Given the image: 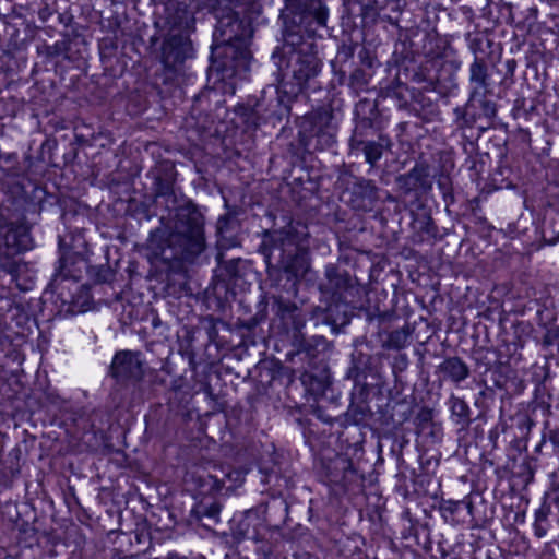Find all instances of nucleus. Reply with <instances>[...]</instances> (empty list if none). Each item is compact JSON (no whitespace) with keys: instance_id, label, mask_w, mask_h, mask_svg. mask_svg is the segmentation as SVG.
<instances>
[{"instance_id":"f257e3e1","label":"nucleus","mask_w":559,"mask_h":559,"mask_svg":"<svg viewBox=\"0 0 559 559\" xmlns=\"http://www.w3.org/2000/svg\"><path fill=\"white\" fill-rule=\"evenodd\" d=\"M156 197L165 202L167 214L160 215L163 228L151 234L148 250L171 269L194 263L206 248L203 214L192 202L179 201L170 182L160 178Z\"/></svg>"},{"instance_id":"f03ea898","label":"nucleus","mask_w":559,"mask_h":559,"mask_svg":"<svg viewBox=\"0 0 559 559\" xmlns=\"http://www.w3.org/2000/svg\"><path fill=\"white\" fill-rule=\"evenodd\" d=\"M308 226L290 219L282 228L265 230L259 252L270 276L283 272L288 280L302 277L309 270Z\"/></svg>"},{"instance_id":"7ed1b4c3","label":"nucleus","mask_w":559,"mask_h":559,"mask_svg":"<svg viewBox=\"0 0 559 559\" xmlns=\"http://www.w3.org/2000/svg\"><path fill=\"white\" fill-rule=\"evenodd\" d=\"M248 39V28L235 13L221 17L215 26L216 46L212 51L214 58H222L217 69L247 70L251 59Z\"/></svg>"},{"instance_id":"20e7f679","label":"nucleus","mask_w":559,"mask_h":559,"mask_svg":"<svg viewBox=\"0 0 559 559\" xmlns=\"http://www.w3.org/2000/svg\"><path fill=\"white\" fill-rule=\"evenodd\" d=\"M33 248L29 227L13 202L0 206V257L10 258Z\"/></svg>"},{"instance_id":"39448f33","label":"nucleus","mask_w":559,"mask_h":559,"mask_svg":"<svg viewBox=\"0 0 559 559\" xmlns=\"http://www.w3.org/2000/svg\"><path fill=\"white\" fill-rule=\"evenodd\" d=\"M287 72L281 81L296 90L299 95L307 86L308 82L316 78L321 70V61L312 51V44L302 43L298 47L294 44L284 48Z\"/></svg>"},{"instance_id":"423d86ee","label":"nucleus","mask_w":559,"mask_h":559,"mask_svg":"<svg viewBox=\"0 0 559 559\" xmlns=\"http://www.w3.org/2000/svg\"><path fill=\"white\" fill-rule=\"evenodd\" d=\"M336 132L332 114L323 109L316 110L304 117L299 131L300 143L308 152L324 151L336 143Z\"/></svg>"},{"instance_id":"0eeeda50","label":"nucleus","mask_w":559,"mask_h":559,"mask_svg":"<svg viewBox=\"0 0 559 559\" xmlns=\"http://www.w3.org/2000/svg\"><path fill=\"white\" fill-rule=\"evenodd\" d=\"M297 97L298 94L294 87L280 82L276 87H269L262 92L257 109L263 112L265 120L282 121L289 117L292 104Z\"/></svg>"},{"instance_id":"6e6552de","label":"nucleus","mask_w":559,"mask_h":559,"mask_svg":"<svg viewBox=\"0 0 559 559\" xmlns=\"http://www.w3.org/2000/svg\"><path fill=\"white\" fill-rule=\"evenodd\" d=\"M264 519L257 509H249L236 514L230 521V534L235 542L253 540L259 543L264 538Z\"/></svg>"},{"instance_id":"1a4fd4ad","label":"nucleus","mask_w":559,"mask_h":559,"mask_svg":"<svg viewBox=\"0 0 559 559\" xmlns=\"http://www.w3.org/2000/svg\"><path fill=\"white\" fill-rule=\"evenodd\" d=\"M109 373L119 383L140 382L144 376L141 354L132 350L117 352L112 358Z\"/></svg>"},{"instance_id":"9d476101","label":"nucleus","mask_w":559,"mask_h":559,"mask_svg":"<svg viewBox=\"0 0 559 559\" xmlns=\"http://www.w3.org/2000/svg\"><path fill=\"white\" fill-rule=\"evenodd\" d=\"M391 140L383 134L378 136V140H368L362 130L357 127L349 140V147L353 152H361L365 160L370 167L382 158L383 151L391 147Z\"/></svg>"},{"instance_id":"9b49d317","label":"nucleus","mask_w":559,"mask_h":559,"mask_svg":"<svg viewBox=\"0 0 559 559\" xmlns=\"http://www.w3.org/2000/svg\"><path fill=\"white\" fill-rule=\"evenodd\" d=\"M0 270L21 292L32 290L36 284V271L28 263L7 259L1 261Z\"/></svg>"},{"instance_id":"f8f14e48","label":"nucleus","mask_w":559,"mask_h":559,"mask_svg":"<svg viewBox=\"0 0 559 559\" xmlns=\"http://www.w3.org/2000/svg\"><path fill=\"white\" fill-rule=\"evenodd\" d=\"M195 20L188 5L182 2H170L165 9V25L168 33L194 31Z\"/></svg>"},{"instance_id":"ddd939ff","label":"nucleus","mask_w":559,"mask_h":559,"mask_svg":"<svg viewBox=\"0 0 559 559\" xmlns=\"http://www.w3.org/2000/svg\"><path fill=\"white\" fill-rule=\"evenodd\" d=\"M190 33L173 32L168 33L162 48L163 60L166 64H176L182 62L189 55L191 41Z\"/></svg>"},{"instance_id":"4468645a","label":"nucleus","mask_w":559,"mask_h":559,"mask_svg":"<svg viewBox=\"0 0 559 559\" xmlns=\"http://www.w3.org/2000/svg\"><path fill=\"white\" fill-rule=\"evenodd\" d=\"M430 171L426 163H417L408 173L396 177V183L404 193H411L418 189L430 190Z\"/></svg>"},{"instance_id":"2eb2a0df","label":"nucleus","mask_w":559,"mask_h":559,"mask_svg":"<svg viewBox=\"0 0 559 559\" xmlns=\"http://www.w3.org/2000/svg\"><path fill=\"white\" fill-rule=\"evenodd\" d=\"M378 199V188L374 182L366 178H357L350 189L349 203L358 211H369Z\"/></svg>"},{"instance_id":"dca6fc26","label":"nucleus","mask_w":559,"mask_h":559,"mask_svg":"<svg viewBox=\"0 0 559 559\" xmlns=\"http://www.w3.org/2000/svg\"><path fill=\"white\" fill-rule=\"evenodd\" d=\"M469 82L472 88L467 106H473L475 99L481 95H488L490 91V78L486 62L483 58H475L469 66Z\"/></svg>"},{"instance_id":"f3484780","label":"nucleus","mask_w":559,"mask_h":559,"mask_svg":"<svg viewBox=\"0 0 559 559\" xmlns=\"http://www.w3.org/2000/svg\"><path fill=\"white\" fill-rule=\"evenodd\" d=\"M0 318L4 323L8 321H16L21 324L27 319V313L24 306L19 302L11 294L10 289L0 287Z\"/></svg>"},{"instance_id":"a211bd4d","label":"nucleus","mask_w":559,"mask_h":559,"mask_svg":"<svg viewBox=\"0 0 559 559\" xmlns=\"http://www.w3.org/2000/svg\"><path fill=\"white\" fill-rule=\"evenodd\" d=\"M221 511L222 504L218 501L204 498L192 508L190 516L201 522L204 527H211L219 523Z\"/></svg>"},{"instance_id":"6ab92c4d","label":"nucleus","mask_w":559,"mask_h":559,"mask_svg":"<svg viewBox=\"0 0 559 559\" xmlns=\"http://www.w3.org/2000/svg\"><path fill=\"white\" fill-rule=\"evenodd\" d=\"M287 4L300 9L305 17H311L320 27L326 26L329 9L324 0H285Z\"/></svg>"},{"instance_id":"aec40b11","label":"nucleus","mask_w":559,"mask_h":559,"mask_svg":"<svg viewBox=\"0 0 559 559\" xmlns=\"http://www.w3.org/2000/svg\"><path fill=\"white\" fill-rule=\"evenodd\" d=\"M293 346L298 354H305L308 358L313 359L320 353L328 350L329 342L324 336L307 337L305 334H296L293 337Z\"/></svg>"},{"instance_id":"412c9836","label":"nucleus","mask_w":559,"mask_h":559,"mask_svg":"<svg viewBox=\"0 0 559 559\" xmlns=\"http://www.w3.org/2000/svg\"><path fill=\"white\" fill-rule=\"evenodd\" d=\"M438 371L443 379L459 384L469 377V367L462 358L457 356L445 358L439 366Z\"/></svg>"},{"instance_id":"4be33fe9","label":"nucleus","mask_w":559,"mask_h":559,"mask_svg":"<svg viewBox=\"0 0 559 559\" xmlns=\"http://www.w3.org/2000/svg\"><path fill=\"white\" fill-rule=\"evenodd\" d=\"M326 290L340 294L352 286V280L347 272L340 271L337 266L329 264L325 266Z\"/></svg>"},{"instance_id":"5701e85b","label":"nucleus","mask_w":559,"mask_h":559,"mask_svg":"<svg viewBox=\"0 0 559 559\" xmlns=\"http://www.w3.org/2000/svg\"><path fill=\"white\" fill-rule=\"evenodd\" d=\"M449 407L455 424L466 426L471 423V408L463 399L451 395Z\"/></svg>"},{"instance_id":"b1692460","label":"nucleus","mask_w":559,"mask_h":559,"mask_svg":"<svg viewBox=\"0 0 559 559\" xmlns=\"http://www.w3.org/2000/svg\"><path fill=\"white\" fill-rule=\"evenodd\" d=\"M64 44H66V51H64V59L69 61L78 60L79 58H82L83 52L85 50V40L80 35H74L72 37L66 36L64 37Z\"/></svg>"},{"instance_id":"393cba45","label":"nucleus","mask_w":559,"mask_h":559,"mask_svg":"<svg viewBox=\"0 0 559 559\" xmlns=\"http://www.w3.org/2000/svg\"><path fill=\"white\" fill-rule=\"evenodd\" d=\"M444 45L437 36L428 35L425 39L423 50L430 59H439L444 55Z\"/></svg>"},{"instance_id":"a878e982","label":"nucleus","mask_w":559,"mask_h":559,"mask_svg":"<svg viewBox=\"0 0 559 559\" xmlns=\"http://www.w3.org/2000/svg\"><path fill=\"white\" fill-rule=\"evenodd\" d=\"M466 41L475 58H480L479 55L485 53V46H490V40L480 33H467Z\"/></svg>"},{"instance_id":"bb28decb","label":"nucleus","mask_w":559,"mask_h":559,"mask_svg":"<svg viewBox=\"0 0 559 559\" xmlns=\"http://www.w3.org/2000/svg\"><path fill=\"white\" fill-rule=\"evenodd\" d=\"M469 107L471 106H467L466 103L463 107L459 106L454 108L453 114L455 116V123L457 128H472L475 124L477 117L475 114H471L468 111Z\"/></svg>"},{"instance_id":"cd10ccee","label":"nucleus","mask_w":559,"mask_h":559,"mask_svg":"<svg viewBox=\"0 0 559 559\" xmlns=\"http://www.w3.org/2000/svg\"><path fill=\"white\" fill-rule=\"evenodd\" d=\"M461 508L467 509L468 513H472L473 510V503L472 501H453V500H447L443 501L440 506V511L445 520L449 519V516H453Z\"/></svg>"},{"instance_id":"c85d7f7f","label":"nucleus","mask_w":559,"mask_h":559,"mask_svg":"<svg viewBox=\"0 0 559 559\" xmlns=\"http://www.w3.org/2000/svg\"><path fill=\"white\" fill-rule=\"evenodd\" d=\"M369 80L370 75L367 73V71L358 68L355 69L349 76V86L354 92L360 93L361 91L366 90Z\"/></svg>"},{"instance_id":"c756f323","label":"nucleus","mask_w":559,"mask_h":559,"mask_svg":"<svg viewBox=\"0 0 559 559\" xmlns=\"http://www.w3.org/2000/svg\"><path fill=\"white\" fill-rule=\"evenodd\" d=\"M408 336L404 329L394 330L389 334L385 347L389 349H402L406 346Z\"/></svg>"},{"instance_id":"7c9ffc66","label":"nucleus","mask_w":559,"mask_h":559,"mask_svg":"<svg viewBox=\"0 0 559 559\" xmlns=\"http://www.w3.org/2000/svg\"><path fill=\"white\" fill-rule=\"evenodd\" d=\"M437 186L445 201H448V199H451V201H453L452 180L449 175L441 173L437 177Z\"/></svg>"},{"instance_id":"2f4dec72","label":"nucleus","mask_w":559,"mask_h":559,"mask_svg":"<svg viewBox=\"0 0 559 559\" xmlns=\"http://www.w3.org/2000/svg\"><path fill=\"white\" fill-rule=\"evenodd\" d=\"M474 102H478L479 107L483 111V116L492 119L497 115V105L495 102L487 99V95L478 96Z\"/></svg>"},{"instance_id":"473e14b6","label":"nucleus","mask_w":559,"mask_h":559,"mask_svg":"<svg viewBox=\"0 0 559 559\" xmlns=\"http://www.w3.org/2000/svg\"><path fill=\"white\" fill-rule=\"evenodd\" d=\"M66 44L64 38L56 41L52 45H45L43 47V53L48 58L64 57Z\"/></svg>"},{"instance_id":"72a5a7b5","label":"nucleus","mask_w":559,"mask_h":559,"mask_svg":"<svg viewBox=\"0 0 559 559\" xmlns=\"http://www.w3.org/2000/svg\"><path fill=\"white\" fill-rule=\"evenodd\" d=\"M348 421L358 425L366 418V412L361 406L350 405L346 413Z\"/></svg>"},{"instance_id":"f704fd0d","label":"nucleus","mask_w":559,"mask_h":559,"mask_svg":"<svg viewBox=\"0 0 559 559\" xmlns=\"http://www.w3.org/2000/svg\"><path fill=\"white\" fill-rule=\"evenodd\" d=\"M306 325V319L301 313H294L292 316V329H293V337L296 334H304L302 329Z\"/></svg>"},{"instance_id":"c9c22d12","label":"nucleus","mask_w":559,"mask_h":559,"mask_svg":"<svg viewBox=\"0 0 559 559\" xmlns=\"http://www.w3.org/2000/svg\"><path fill=\"white\" fill-rule=\"evenodd\" d=\"M234 221V216L231 214H225L221 216L217 221V233L221 236H224L229 230V225Z\"/></svg>"},{"instance_id":"e433bc0d","label":"nucleus","mask_w":559,"mask_h":559,"mask_svg":"<svg viewBox=\"0 0 559 559\" xmlns=\"http://www.w3.org/2000/svg\"><path fill=\"white\" fill-rule=\"evenodd\" d=\"M421 230L428 236L435 237L438 233V227L430 216L426 217Z\"/></svg>"},{"instance_id":"4c0bfd02","label":"nucleus","mask_w":559,"mask_h":559,"mask_svg":"<svg viewBox=\"0 0 559 559\" xmlns=\"http://www.w3.org/2000/svg\"><path fill=\"white\" fill-rule=\"evenodd\" d=\"M112 276L111 270L108 266H104L97 272L96 280L99 283H107L111 281Z\"/></svg>"},{"instance_id":"58836bf2","label":"nucleus","mask_w":559,"mask_h":559,"mask_svg":"<svg viewBox=\"0 0 559 559\" xmlns=\"http://www.w3.org/2000/svg\"><path fill=\"white\" fill-rule=\"evenodd\" d=\"M236 5L249 7L250 11H255V7H258L257 0H230Z\"/></svg>"},{"instance_id":"ea45409f","label":"nucleus","mask_w":559,"mask_h":559,"mask_svg":"<svg viewBox=\"0 0 559 559\" xmlns=\"http://www.w3.org/2000/svg\"><path fill=\"white\" fill-rule=\"evenodd\" d=\"M534 533L538 538H543L547 533V528L543 523H534Z\"/></svg>"},{"instance_id":"a19ab883","label":"nucleus","mask_w":559,"mask_h":559,"mask_svg":"<svg viewBox=\"0 0 559 559\" xmlns=\"http://www.w3.org/2000/svg\"><path fill=\"white\" fill-rule=\"evenodd\" d=\"M546 521V514L543 511H537L535 514V522L534 523H543Z\"/></svg>"},{"instance_id":"79ce46f5","label":"nucleus","mask_w":559,"mask_h":559,"mask_svg":"<svg viewBox=\"0 0 559 559\" xmlns=\"http://www.w3.org/2000/svg\"><path fill=\"white\" fill-rule=\"evenodd\" d=\"M347 377L348 378H353L354 380H357V377H358V370L356 367H352L348 369V372H347Z\"/></svg>"},{"instance_id":"37998d69","label":"nucleus","mask_w":559,"mask_h":559,"mask_svg":"<svg viewBox=\"0 0 559 559\" xmlns=\"http://www.w3.org/2000/svg\"><path fill=\"white\" fill-rule=\"evenodd\" d=\"M38 14L43 21H46L48 19V16L50 15V11L48 8H45V9H41Z\"/></svg>"},{"instance_id":"c03bdc74","label":"nucleus","mask_w":559,"mask_h":559,"mask_svg":"<svg viewBox=\"0 0 559 559\" xmlns=\"http://www.w3.org/2000/svg\"><path fill=\"white\" fill-rule=\"evenodd\" d=\"M544 343L546 345H550L551 344V332H548L545 337H544Z\"/></svg>"},{"instance_id":"a18cd8bd","label":"nucleus","mask_w":559,"mask_h":559,"mask_svg":"<svg viewBox=\"0 0 559 559\" xmlns=\"http://www.w3.org/2000/svg\"><path fill=\"white\" fill-rule=\"evenodd\" d=\"M60 266L58 267V274L62 275L61 269H62V259L59 260Z\"/></svg>"},{"instance_id":"49530a36","label":"nucleus","mask_w":559,"mask_h":559,"mask_svg":"<svg viewBox=\"0 0 559 559\" xmlns=\"http://www.w3.org/2000/svg\"><path fill=\"white\" fill-rule=\"evenodd\" d=\"M350 0H343L344 5L349 4Z\"/></svg>"},{"instance_id":"de8ad7c7","label":"nucleus","mask_w":559,"mask_h":559,"mask_svg":"<svg viewBox=\"0 0 559 559\" xmlns=\"http://www.w3.org/2000/svg\"><path fill=\"white\" fill-rule=\"evenodd\" d=\"M353 53L352 48H348L347 55L350 56Z\"/></svg>"},{"instance_id":"09e8293b","label":"nucleus","mask_w":559,"mask_h":559,"mask_svg":"<svg viewBox=\"0 0 559 559\" xmlns=\"http://www.w3.org/2000/svg\"><path fill=\"white\" fill-rule=\"evenodd\" d=\"M325 423H330V419L328 418H322Z\"/></svg>"}]
</instances>
